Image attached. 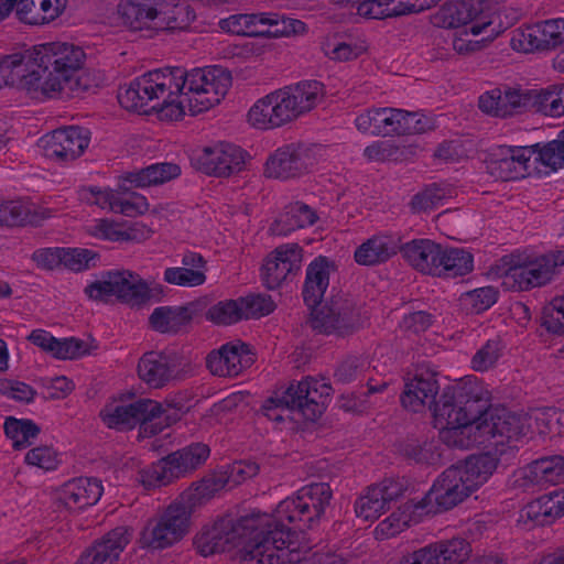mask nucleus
<instances>
[{"instance_id":"1","label":"nucleus","mask_w":564,"mask_h":564,"mask_svg":"<svg viewBox=\"0 0 564 564\" xmlns=\"http://www.w3.org/2000/svg\"><path fill=\"white\" fill-rule=\"evenodd\" d=\"M332 498L328 484H308L282 500L273 514L225 517L204 527L194 538V547L205 557L241 547L242 564H274L284 554L282 549L289 538L284 521L299 530L312 529L325 516Z\"/></svg>"},{"instance_id":"2","label":"nucleus","mask_w":564,"mask_h":564,"mask_svg":"<svg viewBox=\"0 0 564 564\" xmlns=\"http://www.w3.org/2000/svg\"><path fill=\"white\" fill-rule=\"evenodd\" d=\"M231 86L230 73L220 66L186 70L165 67L150 70L120 89L118 100L128 110H156L170 120L181 119L186 111L192 116L208 110L227 94Z\"/></svg>"},{"instance_id":"3","label":"nucleus","mask_w":564,"mask_h":564,"mask_svg":"<svg viewBox=\"0 0 564 564\" xmlns=\"http://www.w3.org/2000/svg\"><path fill=\"white\" fill-rule=\"evenodd\" d=\"M497 465L498 458L490 452L470 455L463 463L446 468L424 497L406 509L413 508L420 516L447 511L484 485Z\"/></svg>"},{"instance_id":"4","label":"nucleus","mask_w":564,"mask_h":564,"mask_svg":"<svg viewBox=\"0 0 564 564\" xmlns=\"http://www.w3.org/2000/svg\"><path fill=\"white\" fill-rule=\"evenodd\" d=\"M485 406L473 387H445L433 405L434 426L440 430V440L454 448L474 446L476 426Z\"/></svg>"},{"instance_id":"5","label":"nucleus","mask_w":564,"mask_h":564,"mask_svg":"<svg viewBox=\"0 0 564 564\" xmlns=\"http://www.w3.org/2000/svg\"><path fill=\"white\" fill-rule=\"evenodd\" d=\"M328 285L329 262L326 258L318 257L308 264L302 290L304 303L312 310L307 323L317 333L344 336L361 326L360 314L350 300L343 297L317 310Z\"/></svg>"},{"instance_id":"6","label":"nucleus","mask_w":564,"mask_h":564,"mask_svg":"<svg viewBox=\"0 0 564 564\" xmlns=\"http://www.w3.org/2000/svg\"><path fill=\"white\" fill-rule=\"evenodd\" d=\"M324 96L318 80H303L278 89L259 99L249 110V122L259 129H271L291 122L313 109Z\"/></svg>"},{"instance_id":"7","label":"nucleus","mask_w":564,"mask_h":564,"mask_svg":"<svg viewBox=\"0 0 564 564\" xmlns=\"http://www.w3.org/2000/svg\"><path fill=\"white\" fill-rule=\"evenodd\" d=\"M564 264V252L556 251L536 258L520 254L505 256L497 267L502 286L524 291L549 283L558 267Z\"/></svg>"},{"instance_id":"8","label":"nucleus","mask_w":564,"mask_h":564,"mask_svg":"<svg viewBox=\"0 0 564 564\" xmlns=\"http://www.w3.org/2000/svg\"><path fill=\"white\" fill-rule=\"evenodd\" d=\"M531 431L528 413L514 414L506 409H485L476 426L475 445L485 447L502 446L527 438Z\"/></svg>"},{"instance_id":"9","label":"nucleus","mask_w":564,"mask_h":564,"mask_svg":"<svg viewBox=\"0 0 564 564\" xmlns=\"http://www.w3.org/2000/svg\"><path fill=\"white\" fill-rule=\"evenodd\" d=\"M209 452V447L203 443L185 446L142 469L141 482L147 488L165 486L198 468L208 458Z\"/></svg>"},{"instance_id":"10","label":"nucleus","mask_w":564,"mask_h":564,"mask_svg":"<svg viewBox=\"0 0 564 564\" xmlns=\"http://www.w3.org/2000/svg\"><path fill=\"white\" fill-rule=\"evenodd\" d=\"M90 300L107 301L115 296L121 302L140 304L151 296L148 283L130 270H108L85 288Z\"/></svg>"},{"instance_id":"11","label":"nucleus","mask_w":564,"mask_h":564,"mask_svg":"<svg viewBox=\"0 0 564 564\" xmlns=\"http://www.w3.org/2000/svg\"><path fill=\"white\" fill-rule=\"evenodd\" d=\"M191 514L189 506L181 500L171 503L160 519L143 532L142 543L153 550L173 545L187 533Z\"/></svg>"},{"instance_id":"12","label":"nucleus","mask_w":564,"mask_h":564,"mask_svg":"<svg viewBox=\"0 0 564 564\" xmlns=\"http://www.w3.org/2000/svg\"><path fill=\"white\" fill-rule=\"evenodd\" d=\"M534 147L496 145L489 149L485 160L487 172L503 182L524 178L530 173Z\"/></svg>"},{"instance_id":"13","label":"nucleus","mask_w":564,"mask_h":564,"mask_svg":"<svg viewBox=\"0 0 564 564\" xmlns=\"http://www.w3.org/2000/svg\"><path fill=\"white\" fill-rule=\"evenodd\" d=\"M36 52V59L48 66L57 74L66 77L68 91L80 89V83L77 73L82 68L85 59L84 51L69 43H45L33 47Z\"/></svg>"},{"instance_id":"14","label":"nucleus","mask_w":564,"mask_h":564,"mask_svg":"<svg viewBox=\"0 0 564 564\" xmlns=\"http://www.w3.org/2000/svg\"><path fill=\"white\" fill-rule=\"evenodd\" d=\"M247 152L240 147L219 142L204 148L193 161L197 170L216 177H228L243 170Z\"/></svg>"},{"instance_id":"15","label":"nucleus","mask_w":564,"mask_h":564,"mask_svg":"<svg viewBox=\"0 0 564 564\" xmlns=\"http://www.w3.org/2000/svg\"><path fill=\"white\" fill-rule=\"evenodd\" d=\"M303 249L297 243L278 246L264 259L261 280L268 290H276L292 280L302 267Z\"/></svg>"},{"instance_id":"16","label":"nucleus","mask_w":564,"mask_h":564,"mask_svg":"<svg viewBox=\"0 0 564 564\" xmlns=\"http://www.w3.org/2000/svg\"><path fill=\"white\" fill-rule=\"evenodd\" d=\"M89 131L82 127H65L41 139L43 154L58 164H66L83 154L89 144Z\"/></svg>"},{"instance_id":"17","label":"nucleus","mask_w":564,"mask_h":564,"mask_svg":"<svg viewBox=\"0 0 564 564\" xmlns=\"http://www.w3.org/2000/svg\"><path fill=\"white\" fill-rule=\"evenodd\" d=\"M162 412V406L156 401L140 399L129 404L108 408L101 411V417L109 429L126 431L141 424L147 433L149 423L159 419Z\"/></svg>"},{"instance_id":"18","label":"nucleus","mask_w":564,"mask_h":564,"mask_svg":"<svg viewBox=\"0 0 564 564\" xmlns=\"http://www.w3.org/2000/svg\"><path fill=\"white\" fill-rule=\"evenodd\" d=\"M332 387L325 380L311 377L286 389L288 400L308 421H315L323 414Z\"/></svg>"},{"instance_id":"19","label":"nucleus","mask_w":564,"mask_h":564,"mask_svg":"<svg viewBox=\"0 0 564 564\" xmlns=\"http://www.w3.org/2000/svg\"><path fill=\"white\" fill-rule=\"evenodd\" d=\"M510 42L513 50L525 53L554 48L564 43V19L546 20L516 30Z\"/></svg>"},{"instance_id":"20","label":"nucleus","mask_w":564,"mask_h":564,"mask_svg":"<svg viewBox=\"0 0 564 564\" xmlns=\"http://www.w3.org/2000/svg\"><path fill=\"white\" fill-rule=\"evenodd\" d=\"M404 490V485L395 479H384L371 485L356 500L355 512L358 518L373 521L389 510L391 505L403 496Z\"/></svg>"},{"instance_id":"21","label":"nucleus","mask_w":564,"mask_h":564,"mask_svg":"<svg viewBox=\"0 0 564 564\" xmlns=\"http://www.w3.org/2000/svg\"><path fill=\"white\" fill-rule=\"evenodd\" d=\"M478 105L482 112L494 117L517 116L530 110V89L495 88L482 94Z\"/></svg>"},{"instance_id":"22","label":"nucleus","mask_w":564,"mask_h":564,"mask_svg":"<svg viewBox=\"0 0 564 564\" xmlns=\"http://www.w3.org/2000/svg\"><path fill=\"white\" fill-rule=\"evenodd\" d=\"M180 358L174 351H148L139 360V378L150 388L160 389L175 380Z\"/></svg>"},{"instance_id":"23","label":"nucleus","mask_w":564,"mask_h":564,"mask_svg":"<svg viewBox=\"0 0 564 564\" xmlns=\"http://www.w3.org/2000/svg\"><path fill=\"white\" fill-rule=\"evenodd\" d=\"M313 164L307 148L286 145L278 149L267 161L265 175L273 178L288 180L300 176Z\"/></svg>"},{"instance_id":"24","label":"nucleus","mask_w":564,"mask_h":564,"mask_svg":"<svg viewBox=\"0 0 564 564\" xmlns=\"http://www.w3.org/2000/svg\"><path fill=\"white\" fill-rule=\"evenodd\" d=\"M253 364L248 345L237 341L223 345L207 356V367L219 377H237Z\"/></svg>"},{"instance_id":"25","label":"nucleus","mask_w":564,"mask_h":564,"mask_svg":"<svg viewBox=\"0 0 564 564\" xmlns=\"http://www.w3.org/2000/svg\"><path fill=\"white\" fill-rule=\"evenodd\" d=\"M23 83L22 90L37 100L53 98L63 91L69 93L66 77L57 75L48 64L37 59L29 67Z\"/></svg>"},{"instance_id":"26","label":"nucleus","mask_w":564,"mask_h":564,"mask_svg":"<svg viewBox=\"0 0 564 564\" xmlns=\"http://www.w3.org/2000/svg\"><path fill=\"white\" fill-rule=\"evenodd\" d=\"M478 9L469 1H455L444 4L434 17V24L445 29L464 28L462 34H480L490 25L489 21H478Z\"/></svg>"},{"instance_id":"27","label":"nucleus","mask_w":564,"mask_h":564,"mask_svg":"<svg viewBox=\"0 0 564 564\" xmlns=\"http://www.w3.org/2000/svg\"><path fill=\"white\" fill-rule=\"evenodd\" d=\"M564 516V488L554 489L521 509L518 521L530 528L551 524Z\"/></svg>"},{"instance_id":"28","label":"nucleus","mask_w":564,"mask_h":564,"mask_svg":"<svg viewBox=\"0 0 564 564\" xmlns=\"http://www.w3.org/2000/svg\"><path fill=\"white\" fill-rule=\"evenodd\" d=\"M104 491L97 478L79 477L64 484L57 494V501L67 510L79 511L94 506Z\"/></svg>"},{"instance_id":"29","label":"nucleus","mask_w":564,"mask_h":564,"mask_svg":"<svg viewBox=\"0 0 564 564\" xmlns=\"http://www.w3.org/2000/svg\"><path fill=\"white\" fill-rule=\"evenodd\" d=\"M130 538L128 528L118 527L88 549L76 564H117Z\"/></svg>"},{"instance_id":"30","label":"nucleus","mask_w":564,"mask_h":564,"mask_svg":"<svg viewBox=\"0 0 564 564\" xmlns=\"http://www.w3.org/2000/svg\"><path fill=\"white\" fill-rule=\"evenodd\" d=\"M402 116V109L399 108H370L356 117L355 126L364 134L400 135Z\"/></svg>"},{"instance_id":"31","label":"nucleus","mask_w":564,"mask_h":564,"mask_svg":"<svg viewBox=\"0 0 564 564\" xmlns=\"http://www.w3.org/2000/svg\"><path fill=\"white\" fill-rule=\"evenodd\" d=\"M400 252L404 260L416 271L437 276L440 274V264L442 261V245L434 240L421 238L413 239L400 245Z\"/></svg>"},{"instance_id":"32","label":"nucleus","mask_w":564,"mask_h":564,"mask_svg":"<svg viewBox=\"0 0 564 564\" xmlns=\"http://www.w3.org/2000/svg\"><path fill=\"white\" fill-rule=\"evenodd\" d=\"M438 390L440 386L435 373L417 371L413 378L405 381L401 403L405 409L419 412L425 404L434 405Z\"/></svg>"},{"instance_id":"33","label":"nucleus","mask_w":564,"mask_h":564,"mask_svg":"<svg viewBox=\"0 0 564 564\" xmlns=\"http://www.w3.org/2000/svg\"><path fill=\"white\" fill-rule=\"evenodd\" d=\"M163 0H122L118 12L123 24L132 30L155 29Z\"/></svg>"},{"instance_id":"34","label":"nucleus","mask_w":564,"mask_h":564,"mask_svg":"<svg viewBox=\"0 0 564 564\" xmlns=\"http://www.w3.org/2000/svg\"><path fill=\"white\" fill-rule=\"evenodd\" d=\"M564 479V456L541 457L523 469V485L544 488Z\"/></svg>"},{"instance_id":"35","label":"nucleus","mask_w":564,"mask_h":564,"mask_svg":"<svg viewBox=\"0 0 564 564\" xmlns=\"http://www.w3.org/2000/svg\"><path fill=\"white\" fill-rule=\"evenodd\" d=\"M181 263L182 267L165 269V282L184 288H194L205 283L206 261L199 253H184Z\"/></svg>"},{"instance_id":"36","label":"nucleus","mask_w":564,"mask_h":564,"mask_svg":"<svg viewBox=\"0 0 564 564\" xmlns=\"http://www.w3.org/2000/svg\"><path fill=\"white\" fill-rule=\"evenodd\" d=\"M401 240L394 235H376L361 243L355 251V260L361 265L386 262L400 251Z\"/></svg>"},{"instance_id":"37","label":"nucleus","mask_w":564,"mask_h":564,"mask_svg":"<svg viewBox=\"0 0 564 564\" xmlns=\"http://www.w3.org/2000/svg\"><path fill=\"white\" fill-rule=\"evenodd\" d=\"M254 26H252L256 37H281L302 33L305 24L295 19L285 18L276 12L252 13Z\"/></svg>"},{"instance_id":"38","label":"nucleus","mask_w":564,"mask_h":564,"mask_svg":"<svg viewBox=\"0 0 564 564\" xmlns=\"http://www.w3.org/2000/svg\"><path fill=\"white\" fill-rule=\"evenodd\" d=\"M316 218L315 212L308 205L291 203L271 225L270 231L276 236H289L297 229L312 226Z\"/></svg>"},{"instance_id":"39","label":"nucleus","mask_w":564,"mask_h":564,"mask_svg":"<svg viewBox=\"0 0 564 564\" xmlns=\"http://www.w3.org/2000/svg\"><path fill=\"white\" fill-rule=\"evenodd\" d=\"M35 59L36 52H33V48L3 57L0 61V88L15 86L23 89L28 69Z\"/></svg>"},{"instance_id":"40","label":"nucleus","mask_w":564,"mask_h":564,"mask_svg":"<svg viewBox=\"0 0 564 564\" xmlns=\"http://www.w3.org/2000/svg\"><path fill=\"white\" fill-rule=\"evenodd\" d=\"M192 306L155 307L149 317L151 327L162 334H176L193 317Z\"/></svg>"},{"instance_id":"41","label":"nucleus","mask_w":564,"mask_h":564,"mask_svg":"<svg viewBox=\"0 0 564 564\" xmlns=\"http://www.w3.org/2000/svg\"><path fill=\"white\" fill-rule=\"evenodd\" d=\"M229 484V477L226 471H216L207 475L198 482L194 484L188 490L184 491L180 500L189 506L193 512L194 508L210 499L216 492L224 489Z\"/></svg>"},{"instance_id":"42","label":"nucleus","mask_w":564,"mask_h":564,"mask_svg":"<svg viewBox=\"0 0 564 564\" xmlns=\"http://www.w3.org/2000/svg\"><path fill=\"white\" fill-rule=\"evenodd\" d=\"M181 174V167L175 163L161 162L151 164L135 172H130L124 180L135 187H148L169 182Z\"/></svg>"},{"instance_id":"43","label":"nucleus","mask_w":564,"mask_h":564,"mask_svg":"<svg viewBox=\"0 0 564 564\" xmlns=\"http://www.w3.org/2000/svg\"><path fill=\"white\" fill-rule=\"evenodd\" d=\"M426 546L433 564H460L470 553L469 543L462 538L443 540Z\"/></svg>"},{"instance_id":"44","label":"nucleus","mask_w":564,"mask_h":564,"mask_svg":"<svg viewBox=\"0 0 564 564\" xmlns=\"http://www.w3.org/2000/svg\"><path fill=\"white\" fill-rule=\"evenodd\" d=\"M440 274L443 278H457L468 274L474 269L473 254L464 248L444 247L440 257Z\"/></svg>"},{"instance_id":"45","label":"nucleus","mask_w":564,"mask_h":564,"mask_svg":"<svg viewBox=\"0 0 564 564\" xmlns=\"http://www.w3.org/2000/svg\"><path fill=\"white\" fill-rule=\"evenodd\" d=\"M43 217L33 206L22 200H8L0 203V226H39Z\"/></svg>"},{"instance_id":"46","label":"nucleus","mask_w":564,"mask_h":564,"mask_svg":"<svg viewBox=\"0 0 564 564\" xmlns=\"http://www.w3.org/2000/svg\"><path fill=\"white\" fill-rule=\"evenodd\" d=\"M532 434L558 436L564 434V411L556 408H539L528 412Z\"/></svg>"},{"instance_id":"47","label":"nucleus","mask_w":564,"mask_h":564,"mask_svg":"<svg viewBox=\"0 0 564 564\" xmlns=\"http://www.w3.org/2000/svg\"><path fill=\"white\" fill-rule=\"evenodd\" d=\"M530 109L550 117L564 115V85L540 91L530 89Z\"/></svg>"},{"instance_id":"48","label":"nucleus","mask_w":564,"mask_h":564,"mask_svg":"<svg viewBox=\"0 0 564 564\" xmlns=\"http://www.w3.org/2000/svg\"><path fill=\"white\" fill-rule=\"evenodd\" d=\"M195 20V12L186 3H176L169 8L163 2L159 21L155 22V29L167 31H184L189 28Z\"/></svg>"},{"instance_id":"49","label":"nucleus","mask_w":564,"mask_h":564,"mask_svg":"<svg viewBox=\"0 0 564 564\" xmlns=\"http://www.w3.org/2000/svg\"><path fill=\"white\" fill-rule=\"evenodd\" d=\"M531 147H534L535 163L554 172L564 169V129L560 131L556 139L546 143H535Z\"/></svg>"},{"instance_id":"50","label":"nucleus","mask_w":564,"mask_h":564,"mask_svg":"<svg viewBox=\"0 0 564 564\" xmlns=\"http://www.w3.org/2000/svg\"><path fill=\"white\" fill-rule=\"evenodd\" d=\"M4 433L12 441L14 449H23L33 444L40 434V427L31 420L6 419Z\"/></svg>"},{"instance_id":"51","label":"nucleus","mask_w":564,"mask_h":564,"mask_svg":"<svg viewBox=\"0 0 564 564\" xmlns=\"http://www.w3.org/2000/svg\"><path fill=\"white\" fill-rule=\"evenodd\" d=\"M206 318L217 325H231L243 319L240 300H224L212 305Z\"/></svg>"},{"instance_id":"52","label":"nucleus","mask_w":564,"mask_h":564,"mask_svg":"<svg viewBox=\"0 0 564 564\" xmlns=\"http://www.w3.org/2000/svg\"><path fill=\"white\" fill-rule=\"evenodd\" d=\"M400 135L421 134L436 128L434 117L420 111H408L402 109Z\"/></svg>"},{"instance_id":"53","label":"nucleus","mask_w":564,"mask_h":564,"mask_svg":"<svg viewBox=\"0 0 564 564\" xmlns=\"http://www.w3.org/2000/svg\"><path fill=\"white\" fill-rule=\"evenodd\" d=\"M241 302L243 319L260 318L271 314L275 308V303L267 294H249L239 299Z\"/></svg>"},{"instance_id":"54","label":"nucleus","mask_w":564,"mask_h":564,"mask_svg":"<svg viewBox=\"0 0 564 564\" xmlns=\"http://www.w3.org/2000/svg\"><path fill=\"white\" fill-rule=\"evenodd\" d=\"M446 189L436 184L427 186L424 191L415 194L411 199L413 213L429 212L443 205L446 198Z\"/></svg>"},{"instance_id":"55","label":"nucleus","mask_w":564,"mask_h":564,"mask_svg":"<svg viewBox=\"0 0 564 564\" xmlns=\"http://www.w3.org/2000/svg\"><path fill=\"white\" fill-rule=\"evenodd\" d=\"M541 325L555 335L564 334V296L555 297L543 310Z\"/></svg>"},{"instance_id":"56","label":"nucleus","mask_w":564,"mask_h":564,"mask_svg":"<svg viewBox=\"0 0 564 564\" xmlns=\"http://www.w3.org/2000/svg\"><path fill=\"white\" fill-rule=\"evenodd\" d=\"M87 232L101 240L108 241H128L131 236L120 226L109 219H98L87 226Z\"/></svg>"},{"instance_id":"57","label":"nucleus","mask_w":564,"mask_h":564,"mask_svg":"<svg viewBox=\"0 0 564 564\" xmlns=\"http://www.w3.org/2000/svg\"><path fill=\"white\" fill-rule=\"evenodd\" d=\"M498 300V291L492 286L473 290L463 295L464 304L476 314L490 308Z\"/></svg>"},{"instance_id":"58","label":"nucleus","mask_w":564,"mask_h":564,"mask_svg":"<svg viewBox=\"0 0 564 564\" xmlns=\"http://www.w3.org/2000/svg\"><path fill=\"white\" fill-rule=\"evenodd\" d=\"M501 343L499 339H489L474 355L471 359L473 369L486 371L491 368L501 356Z\"/></svg>"},{"instance_id":"59","label":"nucleus","mask_w":564,"mask_h":564,"mask_svg":"<svg viewBox=\"0 0 564 564\" xmlns=\"http://www.w3.org/2000/svg\"><path fill=\"white\" fill-rule=\"evenodd\" d=\"M97 254L89 249L64 248L63 267L79 272L95 265Z\"/></svg>"},{"instance_id":"60","label":"nucleus","mask_w":564,"mask_h":564,"mask_svg":"<svg viewBox=\"0 0 564 564\" xmlns=\"http://www.w3.org/2000/svg\"><path fill=\"white\" fill-rule=\"evenodd\" d=\"M117 193L109 188L87 186L79 189L80 200L113 212Z\"/></svg>"},{"instance_id":"61","label":"nucleus","mask_w":564,"mask_h":564,"mask_svg":"<svg viewBox=\"0 0 564 564\" xmlns=\"http://www.w3.org/2000/svg\"><path fill=\"white\" fill-rule=\"evenodd\" d=\"M288 399L286 390L281 395L275 394L268 398L261 406L263 415L273 422H283L285 420V414L296 410Z\"/></svg>"},{"instance_id":"62","label":"nucleus","mask_w":564,"mask_h":564,"mask_svg":"<svg viewBox=\"0 0 564 564\" xmlns=\"http://www.w3.org/2000/svg\"><path fill=\"white\" fill-rule=\"evenodd\" d=\"M149 209L147 198L138 193H130L127 196L117 194L113 213L121 214L128 217L142 215Z\"/></svg>"},{"instance_id":"63","label":"nucleus","mask_w":564,"mask_h":564,"mask_svg":"<svg viewBox=\"0 0 564 564\" xmlns=\"http://www.w3.org/2000/svg\"><path fill=\"white\" fill-rule=\"evenodd\" d=\"M411 517L405 512H392L376 528L378 539H388L403 531L410 523Z\"/></svg>"},{"instance_id":"64","label":"nucleus","mask_w":564,"mask_h":564,"mask_svg":"<svg viewBox=\"0 0 564 564\" xmlns=\"http://www.w3.org/2000/svg\"><path fill=\"white\" fill-rule=\"evenodd\" d=\"M25 462L44 470H53L57 467V454L50 446L35 447L28 452Z\"/></svg>"}]
</instances>
